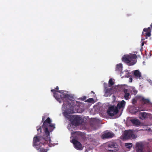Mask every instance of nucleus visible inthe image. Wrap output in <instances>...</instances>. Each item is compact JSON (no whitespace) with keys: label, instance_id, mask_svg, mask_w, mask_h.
Returning a JSON list of instances; mask_svg holds the SVG:
<instances>
[{"label":"nucleus","instance_id":"nucleus-1","mask_svg":"<svg viewBox=\"0 0 152 152\" xmlns=\"http://www.w3.org/2000/svg\"><path fill=\"white\" fill-rule=\"evenodd\" d=\"M51 120L49 117L44 121L42 125L45 133L43 136H35L33 139V145L37 146V148H39L42 145L44 141L45 143L50 142V132L53 131L55 127V124L51 123Z\"/></svg>","mask_w":152,"mask_h":152},{"label":"nucleus","instance_id":"nucleus-2","mask_svg":"<svg viewBox=\"0 0 152 152\" xmlns=\"http://www.w3.org/2000/svg\"><path fill=\"white\" fill-rule=\"evenodd\" d=\"M51 91L53 92V96L56 99L61 103L62 101L64 102L63 106H65L66 105L65 102L66 104L69 105L71 103L68 101L69 100V98L70 97V96L68 94H65L64 93L65 91L64 90L56 91L55 89H52Z\"/></svg>","mask_w":152,"mask_h":152},{"label":"nucleus","instance_id":"nucleus-3","mask_svg":"<svg viewBox=\"0 0 152 152\" xmlns=\"http://www.w3.org/2000/svg\"><path fill=\"white\" fill-rule=\"evenodd\" d=\"M67 111L64 112L65 117L70 121L72 124L75 126H79L82 123L81 118L77 115H71Z\"/></svg>","mask_w":152,"mask_h":152},{"label":"nucleus","instance_id":"nucleus-4","mask_svg":"<svg viewBox=\"0 0 152 152\" xmlns=\"http://www.w3.org/2000/svg\"><path fill=\"white\" fill-rule=\"evenodd\" d=\"M137 57L136 54H131L124 55L122 58V60L129 66L134 64L137 62Z\"/></svg>","mask_w":152,"mask_h":152},{"label":"nucleus","instance_id":"nucleus-5","mask_svg":"<svg viewBox=\"0 0 152 152\" xmlns=\"http://www.w3.org/2000/svg\"><path fill=\"white\" fill-rule=\"evenodd\" d=\"M119 150L118 145L116 143L113 142L110 143L106 149L107 152H116Z\"/></svg>","mask_w":152,"mask_h":152},{"label":"nucleus","instance_id":"nucleus-6","mask_svg":"<svg viewBox=\"0 0 152 152\" xmlns=\"http://www.w3.org/2000/svg\"><path fill=\"white\" fill-rule=\"evenodd\" d=\"M118 111V108H117V107L113 105L109 107L107 111V113L109 116H113L117 114Z\"/></svg>","mask_w":152,"mask_h":152},{"label":"nucleus","instance_id":"nucleus-7","mask_svg":"<svg viewBox=\"0 0 152 152\" xmlns=\"http://www.w3.org/2000/svg\"><path fill=\"white\" fill-rule=\"evenodd\" d=\"M124 137L126 139L132 138L134 139L136 138L137 136L134 134L133 132L131 130L126 131L124 134Z\"/></svg>","mask_w":152,"mask_h":152},{"label":"nucleus","instance_id":"nucleus-8","mask_svg":"<svg viewBox=\"0 0 152 152\" xmlns=\"http://www.w3.org/2000/svg\"><path fill=\"white\" fill-rule=\"evenodd\" d=\"M71 142L73 144L75 148L78 150H81L82 149V145L81 143L76 140L75 139H73L72 140Z\"/></svg>","mask_w":152,"mask_h":152},{"label":"nucleus","instance_id":"nucleus-9","mask_svg":"<svg viewBox=\"0 0 152 152\" xmlns=\"http://www.w3.org/2000/svg\"><path fill=\"white\" fill-rule=\"evenodd\" d=\"M143 142H137L136 144V150L137 152H142L145 147Z\"/></svg>","mask_w":152,"mask_h":152},{"label":"nucleus","instance_id":"nucleus-10","mask_svg":"<svg viewBox=\"0 0 152 152\" xmlns=\"http://www.w3.org/2000/svg\"><path fill=\"white\" fill-rule=\"evenodd\" d=\"M115 135L113 132H106L104 133L102 135V139H107L113 137Z\"/></svg>","mask_w":152,"mask_h":152},{"label":"nucleus","instance_id":"nucleus-11","mask_svg":"<svg viewBox=\"0 0 152 152\" xmlns=\"http://www.w3.org/2000/svg\"><path fill=\"white\" fill-rule=\"evenodd\" d=\"M150 114L145 112H140L139 114V118L141 120H144L148 118Z\"/></svg>","mask_w":152,"mask_h":152},{"label":"nucleus","instance_id":"nucleus-12","mask_svg":"<svg viewBox=\"0 0 152 152\" xmlns=\"http://www.w3.org/2000/svg\"><path fill=\"white\" fill-rule=\"evenodd\" d=\"M143 110H144L142 108L135 107H132L130 110L131 113L133 114H135L137 112Z\"/></svg>","mask_w":152,"mask_h":152},{"label":"nucleus","instance_id":"nucleus-13","mask_svg":"<svg viewBox=\"0 0 152 152\" xmlns=\"http://www.w3.org/2000/svg\"><path fill=\"white\" fill-rule=\"evenodd\" d=\"M130 121L133 125L135 126H140L141 124V123L140 121L136 118L131 119Z\"/></svg>","mask_w":152,"mask_h":152},{"label":"nucleus","instance_id":"nucleus-14","mask_svg":"<svg viewBox=\"0 0 152 152\" xmlns=\"http://www.w3.org/2000/svg\"><path fill=\"white\" fill-rule=\"evenodd\" d=\"M134 75L135 77L139 79L142 78L141 73L139 70H134Z\"/></svg>","mask_w":152,"mask_h":152},{"label":"nucleus","instance_id":"nucleus-15","mask_svg":"<svg viewBox=\"0 0 152 152\" xmlns=\"http://www.w3.org/2000/svg\"><path fill=\"white\" fill-rule=\"evenodd\" d=\"M126 102L124 100H122L120 102L118 103L116 106L117 108H118V110L121 108H124Z\"/></svg>","mask_w":152,"mask_h":152},{"label":"nucleus","instance_id":"nucleus-16","mask_svg":"<svg viewBox=\"0 0 152 152\" xmlns=\"http://www.w3.org/2000/svg\"><path fill=\"white\" fill-rule=\"evenodd\" d=\"M140 102L143 104H148L150 103V101L149 99H145L143 97H141L140 98Z\"/></svg>","mask_w":152,"mask_h":152},{"label":"nucleus","instance_id":"nucleus-17","mask_svg":"<svg viewBox=\"0 0 152 152\" xmlns=\"http://www.w3.org/2000/svg\"><path fill=\"white\" fill-rule=\"evenodd\" d=\"M50 142H51V140L50 141V142L49 141H48V143H45V141H44V143H43L42 144V145L41 146V147L43 145H45V144L47 143H48V144L50 143ZM33 146H35L36 148H37V149H40V150L39 151L40 152H47L49 150V149H48L47 148L46 149H45V148H40L41 147V146L39 148H37V146L33 145Z\"/></svg>","mask_w":152,"mask_h":152},{"label":"nucleus","instance_id":"nucleus-18","mask_svg":"<svg viewBox=\"0 0 152 152\" xmlns=\"http://www.w3.org/2000/svg\"><path fill=\"white\" fill-rule=\"evenodd\" d=\"M112 90V89L111 88H109L107 87H105L104 89L105 93V96H107L108 95H110Z\"/></svg>","mask_w":152,"mask_h":152},{"label":"nucleus","instance_id":"nucleus-19","mask_svg":"<svg viewBox=\"0 0 152 152\" xmlns=\"http://www.w3.org/2000/svg\"><path fill=\"white\" fill-rule=\"evenodd\" d=\"M122 64L121 63L118 64L116 65L115 71H118L119 72H121L122 70Z\"/></svg>","mask_w":152,"mask_h":152},{"label":"nucleus","instance_id":"nucleus-20","mask_svg":"<svg viewBox=\"0 0 152 152\" xmlns=\"http://www.w3.org/2000/svg\"><path fill=\"white\" fill-rule=\"evenodd\" d=\"M124 92L125 93V94L124 95V97L125 99L127 100L129 99V96L130 95V94L128 92V90L127 89H124Z\"/></svg>","mask_w":152,"mask_h":152},{"label":"nucleus","instance_id":"nucleus-21","mask_svg":"<svg viewBox=\"0 0 152 152\" xmlns=\"http://www.w3.org/2000/svg\"><path fill=\"white\" fill-rule=\"evenodd\" d=\"M150 28L148 27V28H145L143 29V31L146 32L145 34L146 36L148 37H149L151 35V32L149 31V30H150Z\"/></svg>","mask_w":152,"mask_h":152},{"label":"nucleus","instance_id":"nucleus-22","mask_svg":"<svg viewBox=\"0 0 152 152\" xmlns=\"http://www.w3.org/2000/svg\"><path fill=\"white\" fill-rule=\"evenodd\" d=\"M142 152H152V149L148 147H145Z\"/></svg>","mask_w":152,"mask_h":152},{"label":"nucleus","instance_id":"nucleus-23","mask_svg":"<svg viewBox=\"0 0 152 152\" xmlns=\"http://www.w3.org/2000/svg\"><path fill=\"white\" fill-rule=\"evenodd\" d=\"M113 80H114L112 78H110V79L108 82L109 86L110 87H111L114 85V82Z\"/></svg>","mask_w":152,"mask_h":152},{"label":"nucleus","instance_id":"nucleus-24","mask_svg":"<svg viewBox=\"0 0 152 152\" xmlns=\"http://www.w3.org/2000/svg\"><path fill=\"white\" fill-rule=\"evenodd\" d=\"M125 146L127 148H130L132 147V144L131 143H126Z\"/></svg>","mask_w":152,"mask_h":152},{"label":"nucleus","instance_id":"nucleus-25","mask_svg":"<svg viewBox=\"0 0 152 152\" xmlns=\"http://www.w3.org/2000/svg\"><path fill=\"white\" fill-rule=\"evenodd\" d=\"M94 102V100L92 98H90L85 101V102H88L90 103H92Z\"/></svg>","mask_w":152,"mask_h":152},{"label":"nucleus","instance_id":"nucleus-26","mask_svg":"<svg viewBox=\"0 0 152 152\" xmlns=\"http://www.w3.org/2000/svg\"><path fill=\"white\" fill-rule=\"evenodd\" d=\"M37 128H38V127H37ZM37 130L38 131H39L40 132V133H41V131H42L41 126L39 127L38 128H37Z\"/></svg>","mask_w":152,"mask_h":152},{"label":"nucleus","instance_id":"nucleus-27","mask_svg":"<svg viewBox=\"0 0 152 152\" xmlns=\"http://www.w3.org/2000/svg\"><path fill=\"white\" fill-rule=\"evenodd\" d=\"M137 102L136 100L134 99H132V103L133 104H135Z\"/></svg>","mask_w":152,"mask_h":152},{"label":"nucleus","instance_id":"nucleus-28","mask_svg":"<svg viewBox=\"0 0 152 152\" xmlns=\"http://www.w3.org/2000/svg\"><path fill=\"white\" fill-rule=\"evenodd\" d=\"M132 77H130L129 79V82L130 83L132 82Z\"/></svg>","mask_w":152,"mask_h":152},{"label":"nucleus","instance_id":"nucleus-29","mask_svg":"<svg viewBox=\"0 0 152 152\" xmlns=\"http://www.w3.org/2000/svg\"><path fill=\"white\" fill-rule=\"evenodd\" d=\"M86 96H83V98H82L81 99L83 101V100H85V99H86Z\"/></svg>","mask_w":152,"mask_h":152},{"label":"nucleus","instance_id":"nucleus-30","mask_svg":"<svg viewBox=\"0 0 152 152\" xmlns=\"http://www.w3.org/2000/svg\"><path fill=\"white\" fill-rule=\"evenodd\" d=\"M45 116H43L42 117V121H43L45 119Z\"/></svg>","mask_w":152,"mask_h":152},{"label":"nucleus","instance_id":"nucleus-31","mask_svg":"<svg viewBox=\"0 0 152 152\" xmlns=\"http://www.w3.org/2000/svg\"><path fill=\"white\" fill-rule=\"evenodd\" d=\"M58 89H59V88H58V86H56V90H57L58 91Z\"/></svg>","mask_w":152,"mask_h":152},{"label":"nucleus","instance_id":"nucleus-32","mask_svg":"<svg viewBox=\"0 0 152 152\" xmlns=\"http://www.w3.org/2000/svg\"><path fill=\"white\" fill-rule=\"evenodd\" d=\"M144 45V42H143L141 44V45L142 46H143V45Z\"/></svg>","mask_w":152,"mask_h":152},{"label":"nucleus","instance_id":"nucleus-33","mask_svg":"<svg viewBox=\"0 0 152 152\" xmlns=\"http://www.w3.org/2000/svg\"><path fill=\"white\" fill-rule=\"evenodd\" d=\"M91 92L92 93L94 94V92L93 91H91Z\"/></svg>","mask_w":152,"mask_h":152},{"label":"nucleus","instance_id":"nucleus-34","mask_svg":"<svg viewBox=\"0 0 152 152\" xmlns=\"http://www.w3.org/2000/svg\"><path fill=\"white\" fill-rule=\"evenodd\" d=\"M70 109L71 110H72L73 109V108H72V107H71L70 108Z\"/></svg>","mask_w":152,"mask_h":152}]
</instances>
